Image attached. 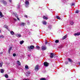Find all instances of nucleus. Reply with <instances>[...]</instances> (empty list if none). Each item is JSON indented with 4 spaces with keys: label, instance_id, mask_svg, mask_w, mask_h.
<instances>
[{
    "label": "nucleus",
    "instance_id": "obj_1",
    "mask_svg": "<svg viewBox=\"0 0 80 80\" xmlns=\"http://www.w3.org/2000/svg\"><path fill=\"white\" fill-rule=\"evenodd\" d=\"M28 48L29 50H30V49L33 50V49H34V48H35V46L33 45H31L30 46V47L28 46Z\"/></svg>",
    "mask_w": 80,
    "mask_h": 80
},
{
    "label": "nucleus",
    "instance_id": "obj_2",
    "mask_svg": "<svg viewBox=\"0 0 80 80\" xmlns=\"http://www.w3.org/2000/svg\"><path fill=\"white\" fill-rule=\"evenodd\" d=\"M41 49L42 51H44V50H47V47L45 46H42Z\"/></svg>",
    "mask_w": 80,
    "mask_h": 80
},
{
    "label": "nucleus",
    "instance_id": "obj_3",
    "mask_svg": "<svg viewBox=\"0 0 80 80\" xmlns=\"http://www.w3.org/2000/svg\"><path fill=\"white\" fill-rule=\"evenodd\" d=\"M55 55L54 53H51L50 54V57L51 58H53V56Z\"/></svg>",
    "mask_w": 80,
    "mask_h": 80
},
{
    "label": "nucleus",
    "instance_id": "obj_4",
    "mask_svg": "<svg viewBox=\"0 0 80 80\" xmlns=\"http://www.w3.org/2000/svg\"><path fill=\"white\" fill-rule=\"evenodd\" d=\"M48 65H49V63L47 62H45L44 63V66H45V67H48Z\"/></svg>",
    "mask_w": 80,
    "mask_h": 80
},
{
    "label": "nucleus",
    "instance_id": "obj_5",
    "mask_svg": "<svg viewBox=\"0 0 80 80\" xmlns=\"http://www.w3.org/2000/svg\"><path fill=\"white\" fill-rule=\"evenodd\" d=\"M35 70H39V68H38V65H37L36 66L35 68Z\"/></svg>",
    "mask_w": 80,
    "mask_h": 80
},
{
    "label": "nucleus",
    "instance_id": "obj_6",
    "mask_svg": "<svg viewBox=\"0 0 80 80\" xmlns=\"http://www.w3.org/2000/svg\"><path fill=\"white\" fill-rule=\"evenodd\" d=\"M74 35L75 36H79V35H80V32L75 33L74 34Z\"/></svg>",
    "mask_w": 80,
    "mask_h": 80
},
{
    "label": "nucleus",
    "instance_id": "obj_7",
    "mask_svg": "<svg viewBox=\"0 0 80 80\" xmlns=\"http://www.w3.org/2000/svg\"><path fill=\"white\" fill-rule=\"evenodd\" d=\"M26 25V23L24 22H22L21 24V26H22V27H23L24 26V25Z\"/></svg>",
    "mask_w": 80,
    "mask_h": 80
},
{
    "label": "nucleus",
    "instance_id": "obj_8",
    "mask_svg": "<svg viewBox=\"0 0 80 80\" xmlns=\"http://www.w3.org/2000/svg\"><path fill=\"white\" fill-rule=\"evenodd\" d=\"M12 47L9 48L8 52L9 53H10V51H11V50H12Z\"/></svg>",
    "mask_w": 80,
    "mask_h": 80
},
{
    "label": "nucleus",
    "instance_id": "obj_9",
    "mask_svg": "<svg viewBox=\"0 0 80 80\" xmlns=\"http://www.w3.org/2000/svg\"><path fill=\"white\" fill-rule=\"evenodd\" d=\"M0 16L1 17H4V15L2 14V13L1 11H0Z\"/></svg>",
    "mask_w": 80,
    "mask_h": 80
},
{
    "label": "nucleus",
    "instance_id": "obj_10",
    "mask_svg": "<svg viewBox=\"0 0 80 80\" xmlns=\"http://www.w3.org/2000/svg\"><path fill=\"white\" fill-rule=\"evenodd\" d=\"M67 35L63 36V37L62 38V40H65V39H66V38H67Z\"/></svg>",
    "mask_w": 80,
    "mask_h": 80
},
{
    "label": "nucleus",
    "instance_id": "obj_11",
    "mask_svg": "<svg viewBox=\"0 0 80 80\" xmlns=\"http://www.w3.org/2000/svg\"><path fill=\"white\" fill-rule=\"evenodd\" d=\"M68 61L69 62H73V61H72V59L70 58H68Z\"/></svg>",
    "mask_w": 80,
    "mask_h": 80
},
{
    "label": "nucleus",
    "instance_id": "obj_12",
    "mask_svg": "<svg viewBox=\"0 0 80 80\" xmlns=\"http://www.w3.org/2000/svg\"><path fill=\"white\" fill-rule=\"evenodd\" d=\"M25 3L26 6H27L28 5H29V2L28 1H26Z\"/></svg>",
    "mask_w": 80,
    "mask_h": 80
},
{
    "label": "nucleus",
    "instance_id": "obj_13",
    "mask_svg": "<svg viewBox=\"0 0 80 80\" xmlns=\"http://www.w3.org/2000/svg\"><path fill=\"white\" fill-rule=\"evenodd\" d=\"M43 18L45 20H48V18L45 17V16H43Z\"/></svg>",
    "mask_w": 80,
    "mask_h": 80
},
{
    "label": "nucleus",
    "instance_id": "obj_14",
    "mask_svg": "<svg viewBox=\"0 0 80 80\" xmlns=\"http://www.w3.org/2000/svg\"><path fill=\"white\" fill-rule=\"evenodd\" d=\"M16 36L17 37H21L22 36L21 35H20V34L18 33L16 34Z\"/></svg>",
    "mask_w": 80,
    "mask_h": 80
},
{
    "label": "nucleus",
    "instance_id": "obj_15",
    "mask_svg": "<svg viewBox=\"0 0 80 80\" xmlns=\"http://www.w3.org/2000/svg\"><path fill=\"white\" fill-rule=\"evenodd\" d=\"M56 18H57V19H58V20H61V18H60L59 16H56Z\"/></svg>",
    "mask_w": 80,
    "mask_h": 80
},
{
    "label": "nucleus",
    "instance_id": "obj_16",
    "mask_svg": "<svg viewBox=\"0 0 80 80\" xmlns=\"http://www.w3.org/2000/svg\"><path fill=\"white\" fill-rule=\"evenodd\" d=\"M17 63L18 64V65H21V63L20 62V61H17Z\"/></svg>",
    "mask_w": 80,
    "mask_h": 80
},
{
    "label": "nucleus",
    "instance_id": "obj_17",
    "mask_svg": "<svg viewBox=\"0 0 80 80\" xmlns=\"http://www.w3.org/2000/svg\"><path fill=\"white\" fill-rule=\"evenodd\" d=\"M1 73H3L4 72V70H3V69H1Z\"/></svg>",
    "mask_w": 80,
    "mask_h": 80
},
{
    "label": "nucleus",
    "instance_id": "obj_18",
    "mask_svg": "<svg viewBox=\"0 0 80 80\" xmlns=\"http://www.w3.org/2000/svg\"><path fill=\"white\" fill-rule=\"evenodd\" d=\"M25 68L26 70H28V66L27 65H26L25 66Z\"/></svg>",
    "mask_w": 80,
    "mask_h": 80
},
{
    "label": "nucleus",
    "instance_id": "obj_19",
    "mask_svg": "<svg viewBox=\"0 0 80 80\" xmlns=\"http://www.w3.org/2000/svg\"><path fill=\"white\" fill-rule=\"evenodd\" d=\"M23 43H24V41H20V44H21V45L23 44Z\"/></svg>",
    "mask_w": 80,
    "mask_h": 80
},
{
    "label": "nucleus",
    "instance_id": "obj_20",
    "mask_svg": "<svg viewBox=\"0 0 80 80\" xmlns=\"http://www.w3.org/2000/svg\"><path fill=\"white\" fill-rule=\"evenodd\" d=\"M10 33L11 35H14V32L13 31H11V32H10Z\"/></svg>",
    "mask_w": 80,
    "mask_h": 80
},
{
    "label": "nucleus",
    "instance_id": "obj_21",
    "mask_svg": "<svg viewBox=\"0 0 80 80\" xmlns=\"http://www.w3.org/2000/svg\"><path fill=\"white\" fill-rule=\"evenodd\" d=\"M36 48H37L38 50H39V49H40V46H37L36 47Z\"/></svg>",
    "mask_w": 80,
    "mask_h": 80
},
{
    "label": "nucleus",
    "instance_id": "obj_22",
    "mask_svg": "<svg viewBox=\"0 0 80 80\" xmlns=\"http://www.w3.org/2000/svg\"><path fill=\"white\" fill-rule=\"evenodd\" d=\"M70 24L71 25H73V24H74V22H72V21H70Z\"/></svg>",
    "mask_w": 80,
    "mask_h": 80
},
{
    "label": "nucleus",
    "instance_id": "obj_23",
    "mask_svg": "<svg viewBox=\"0 0 80 80\" xmlns=\"http://www.w3.org/2000/svg\"><path fill=\"white\" fill-rule=\"evenodd\" d=\"M43 25H47V22H45V21H44L43 22Z\"/></svg>",
    "mask_w": 80,
    "mask_h": 80
},
{
    "label": "nucleus",
    "instance_id": "obj_24",
    "mask_svg": "<svg viewBox=\"0 0 80 80\" xmlns=\"http://www.w3.org/2000/svg\"><path fill=\"white\" fill-rule=\"evenodd\" d=\"M3 65V62H1L0 63V67H2Z\"/></svg>",
    "mask_w": 80,
    "mask_h": 80
},
{
    "label": "nucleus",
    "instance_id": "obj_25",
    "mask_svg": "<svg viewBox=\"0 0 80 80\" xmlns=\"http://www.w3.org/2000/svg\"><path fill=\"white\" fill-rule=\"evenodd\" d=\"M59 42V40H56L55 41V43H58Z\"/></svg>",
    "mask_w": 80,
    "mask_h": 80
},
{
    "label": "nucleus",
    "instance_id": "obj_26",
    "mask_svg": "<svg viewBox=\"0 0 80 80\" xmlns=\"http://www.w3.org/2000/svg\"><path fill=\"white\" fill-rule=\"evenodd\" d=\"M4 38V36L3 35L0 36V38Z\"/></svg>",
    "mask_w": 80,
    "mask_h": 80
},
{
    "label": "nucleus",
    "instance_id": "obj_27",
    "mask_svg": "<svg viewBox=\"0 0 80 80\" xmlns=\"http://www.w3.org/2000/svg\"><path fill=\"white\" fill-rule=\"evenodd\" d=\"M27 73V75H30V71H28Z\"/></svg>",
    "mask_w": 80,
    "mask_h": 80
},
{
    "label": "nucleus",
    "instance_id": "obj_28",
    "mask_svg": "<svg viewBox=\"0 0 80 80\" xmlns=\"http://www.w3.org/2000/svg\"><path fill=\"white\" fill-rule=\"evenodd\" d=\"M40 80H47V79H45V78H41L40 79Z\"/></svg>",
    "mask_w": 80,
    "mask_h": 80
},
{
    "label": "nucleus",
    "instance_id": "obj_29",
    "mask_svg": "<svg viewBox=\"0 0 80 80\" xmlns=\"http://www.w3.org/2000/svg\"><path fill=\"white\" fill-rule=\"evenodd\" d=\"M5 77L6 78H8V75H5Z\"/></svg>",
    "mask_w": 80,
    "mask_h": 80
},
{
    "label": "nucleus",
    "instance_id": "obj_30",
    "mask_svg": "<svg viewBox=\"0 0 80 80\" xmlns=\"http://www.w3.org/2000/svg\"><path fill=\"white\" fill-rule=\"evenodd\" d=\"M4 28H7V29H8V26H4Z\"/></svg>",
    "mask_w": 80,
    "mask_h": 80
},
{
    "label": "nucleus",
    "instance_id": "obj_31",
    "mask_svg": "<svg viewBox=\"0 0 80 80\" xmlns=\"http://www.w3.org/2000/svg\"><path fill=\"white\" fill-rule=\"evenodd\" d=\"M3 3L4 5H5V4H7V2L6 1H3Z\"/></svg>",
    "mask_w": 80,
    "mask_h": 80
},
{
    "label": "nucleus",
    "instance_id": "obj_32",
    "mask_svg": "<svg viewBox=\"0 0 80 80\" xmlns=\"http://www.w3.org/2000/svg\"><path fill=\"white\" fill-rule=\"evenodd\" d=\"M72 6H75V3H72Z\"/></svg>",
    "mask_w": 80,
    "mask_h": 80
},
{
    "label": "nucleus",
    "instance_id": "obj_33",
    "mask_svg": "<svg viewBox=\"0 0 80 80\" xmlns=\"http://www.w3.org/2000/svg\"><path fill=\"white\" fill-rule=\"evenodd\" d=\"M78 12H79V11L78 10H77L76 11H75L76 13H78Z\"/></svg>",
    "mask_w": 80,
    "mask_h": 80
},
{
    "label": "nucleus",
    "instance_id": "obj_34",
    "mask_svg": "<svg viewBox=\"0 0 80 80\" xmlns=\"http://www.w3.org/2000/svg\"><path fill=\"white\" fill-rule=\"evenodd\" d=\"M65 63L66 65H67V64L68 63V61H66L65 62Z\"/></svg>",
    "mask_w": 80,
    "mask_h": 80
},
{
    "label": "nucleus",
    "instance_id": "obj_35",
    "mask_svg": "<svg viewBox=\"0 0 80 80\" xmlns=\"http://www.w3.org/2000/svg\"><path fill=\"white\" fill-rule=\"evenodd\" d=\"M24 17H26V18H27V17H28V16H27V15H26V14L24 15Z\"/></svg>",
    "mask_w": 80,
    "mask_h": 80
},
{
    "label": "nucleus",
    "instance_id": "obj_36",
    "mask_svg": "<svg viewBox=\"0 0 80 80\" xmlns=\"http://www.w3.org/2000/svg\"><path fill=\"white\" fill-rule=\"evenodd\" d=\"M13 57H15V56H16V54L13 53Z\"/></svg>",
    "mask_w": 80,
    "mask_h": 80
},
{
    "label": "nucleus",
    "instance_id": "obj_37",
    "mask_svg": "<svg viewBox=\"0 0 80 80\" xmlns=\"http://www.w3.org/2000/svg\"><path fill=\"white\" fill-rule=\"evenodd\" d=\"M15 16H16V18H18V15H17L15 14Z\"/></svg>",
    "mask_w": 80,
    "mask_h": 80
},
{
    "label": "nucleus",
    "instance_id": "obj_38",
    "mask_svg": "<svg viewBox=\"0 0 80 80\" xmlns=\"http://www.w3.org/2000/svg\"><path fill=\"white\" fill-rule=\"evenodd\" d=\"M23 80H29V79H27L26 78H24L23 79Z\"/></svg>",
    "mask_w": 80,
    "mask_h": 80
},
{
    "label": "nucleus",
    "instance_id": "obj_39",
    "mask_svg": "<svg viewBox=\"0 0 80 80\" xmlns=\"http://www.w3.org/2000/svg\"><path fill=\"white\" fill-rule=\"evenodd\" d=\"M48 43V42H45V44H46V45H47V43Z\"/></svg>",
    "mask_w": 80,
    "mask_h": 80
},
{
    "label": "nucleus",
    "instance_id": "obj_40",
    "mask_svg": "<svg viewBox=\"0 0 80 80\" xmlns=\"http://www.w3.org/2000/svg\"><path fill=\"white\" fill-rule=\"evenodd\" d=\"M9 1L10 2H12V1L11 0H9Z\"/></svg>",
    "mask_w": 80,
    "mask_h": 80
},
{
    "label": "nucleus",
    "instance_id": "obj_41",
    "mask_svg": "<svg viewBox=\"0 0 80 80\" xmlns=\"http://www.w3.org/2000/svg\"><path fill=\"white\" fill-rule=\"evenodd\" d=\"M17 18V19H18V20H20V18Z\"/></svg>",
    "mask_w": 80,
    "mask_h": 80
},
{
    "label": "nucleus",
    "instance_id": "obj_42",
    "mask_svg": "<svg viewBox=\"0 0 80 80\" xmlns=\"http://www.w3.org/2000/svg\"><path fill=\"white\" fill-rule=\"evenodd\" d=\"M14 20H15V21H16V20H17V19H15V18H14Z\"/></svg>",
    "mask_w": 80,
    "mask_h": 80
},
{
    "label": "nucleus",
    "instance_id": "obj_43",
    "mask_svg": "<svg viewBox=\"0 0 80 80\" xmlns=\"http://www.w3.org/2000/svg\"><path fill=\"white\" fill-rule=\"evenodd\" d=\"M28 57H30V56H31V55H28Z\"/></svg>",
    "mask_w": 80,
    "mask_h": 80
},
{
    "label": "nucleus",
    "instance_id": "obj_44",
    "mask_svg": "<svg viewBox=\"0 0 80 80\" xmlns=\"http://www.w3.org/2000/svg\"><path fill=\"white\" fill-rule=\"evenodd\" d=\"M1 32H2V30L0 29V33H1Z\"/></svg>",
    "mask_w": 80,
    "mask_h": 80
},
{
    "label": "nucleus",
    "instance_id": "obj_45",
    "mask_svg": "<svg viewBox=\"0 0 80 80\" xmlns=\"http://www.w3.org/2000/svg\"><path fill=\"white\" fill-rule=\"evenodd\" d=\"M2 0V2H3V1H4V0Z\"/></svg>",
    "mask_w": 80,
    "mask_h": 80
},
{
    "label": "nucleus",
    "instance_id": "obj_46",
    "mask_svg": "<svg viewBox=\"0 0 80 80\" xmlns=\"http://www.w3.org/2000/svg\"><path fill=\"white\" fill-rule=\"evenodd\" d=\"M79 65H80V62H79Z\"/></svg>",
    "mask_w": 80,
    "mask_h": 80
},
{
    "label": "nucleus",
    "instance_id": "obj_47",
    "mask_svg": "<svg viewBox=\"0 0 80 80\" xmlns=\"http://www.w3.org/2000/svg\"><path fill=\"white\" fill-rule=\"evenodd\" d=\"M7 80H10V79H7Z\"/></svg>",
    "mask_w": 80,
    "mask_h": 80
}]
</instances>
